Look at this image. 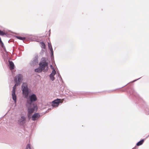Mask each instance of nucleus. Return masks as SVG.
Instances as JSON below:
<instances>
[{
    "mask_svg": "<svg viewBox=\"0 0 149 149\" xmlns=\"http://www.w3.org/2000/svg\"><path fill=\"white\" fill-rule=\"evenodd\" d=\"M22 77L23 76L22 75L19 74L16 76L14 79V81L16 84L13 87L12 95L13 99L15 103L16 102L17 99L16 96L15 94L16 86L19 85L21 84Z\"/></svg>",
    "mask_w": 149,
    "mask_h": 149,
    "instance_id": "obj_1",
    "label": "nucleus"
},
{
    "mask_svg": "<svg viewBox=\"0 0 149 149\" xmlns=\"http://www.w3.org/2000/svg\"><path fill=\"white\" fill-rule=\"evenodd\" d=\"M37 100V97L35 94H33L31 95L27 100V106H28L29 105H31L34 104L33 103V102L36 101Z\"/></svg>",
    "mask_w": 149,
    "mask_h": 149,
    "instance_id": "obj_2",
    "label": "nucleus"
},
{
    "mask_svg": "<svg viewBox=\"0 0 149 149\" xmlns=\"http://www.w3.org/2000/svg\"><path fill=\"white\" fill-rule=\"evenodd\" d=\"M28 117H29L30 115L34 112L35 111H37V107L36 105L34 104H33L31 105H28Z\"/></svg>",
    "mask_w": 149,
    "mask_h": 149,
    "instance_id": "obj_3",
    "label": "nucleus"
},
{
    "mask_svg": "<svg viewBox=\"0 0 149 149\" xmlns=\"http://www.w3.org/2000/svg\"><path fill=\"white\" fill-rule=\"evenodd\" d=\"M23 93L25 97H27L29 94V91L26 83H23L22 86Z\"/></svg>",
    "mask_w": 149,
    "mask_h": 149,
    "instance_id": "obj_4",
    "label": "nucleus"
},
{
    "mask_svg": "<svg viewBox=\"0 0 149 149\" xmlns=\"http://www.w3.org/2000/svg\"><path fill=\"white\" fill-rule=\"evenodd\" d=\"M40 67L41 68L43 72L47 71L48 68V63L46 61L42 62L39 63Z\"/></svg>",
    "mask_w": 149,
    "mask_h": 149,
    "instance_id": "obj_5",
    "label": "nucleus"
},
{
    "mask_svg": "<svg viewBox=\"0 0 149 149\" xmlns=\"http://www.w3.org/2000/svg\"><path fill=\"white\" fill-rule=\"evenodd\" d=\"M60 99H59L55 100L52 102V106L54 107H58L60 102Z\"/></svg>",
    "mask_w": 149,
    "mask_h": 149,
    "instance_id": "obj_6",
    "label": "nucleus"
},
{
    "mask_svg": "<svg viewBox=\"0 0 149 149\" xmlns=\"http://www.w3.org/2000/svg\"><path fill=\"white\" fill-rule=\"evenodd\" d=\"M40 117V115L38 113H35L32 116V120L33 121H35L38 119Z\"/></svg>",
    "mask_w": 149,
    "mask_h": 149,
    "instance_id": "obj_7",
    "label": "nucleus"
},
{
    "mask_svg": "<svg viewBox=\"0 0 149 149\" xmlns=\"http://www.w3.org/2000/svg\"><path fill=\"white\" fill-rule=\"evenodd\" d=\"M56 72L54 69L53 70L52 73L50 75V77L52 81H53L54 79L55 78L54 77V75L56 74Z\"/></svg>",
    "mask_w": 149,
    "mask_h": 149,
    "instance_id": "obj_8",
    "label": "nucleus"
},
{
    "mask_svg": "<svg viewBox=\"0 0 149 149\" xmlns=\"http://www.w3.org/2000/svg\"><path fill=\"white\" fill-rule=\"evenodd\" d=\"M25 118L24 116H22L19 120V122L21 125H23L25 123Z\"/></svg>",
    "mask_w": 149,
    "mask_h": 149,
    "instance_id": "obj_9",
    "label": "nucleus"
},
{
    "mask_svg": "<svg viewBox=\"0 0 149 149\" xmlns=\"http://www.w3.org/2000/svg\"><path fill=\"white\" fill-rule=\"evenodd\" d=\"M8 62L9 64V68L10 70H12L14 69V65L13 62L10 61H9Z\"/></svg>",
    "mask_w": 149,
    "mask_h": 149,
    "instance_id": "obj_10",
    "label": "nucleus"
},
{
    "mask_svg": "<svg viewBox=\"0 0 149 149\" xmlns=\"http://www.w3.org/2000/svg\"><path fill=\"white\" fill-rule=\"evenodd\" d=\"M35 71L36 72L40 73L41 72H42V71H43L42 69L40 67H39V68H36L35 70Z\"/></svg>",
    "mask_w": 149,
    "mask_h": 149,
    "instance_id": "obj_11",
    "label": "nucleus"
},
{
    "mask_svg": "<svg viewBox=\"0 0 149 149\" xmlns=\"http://www.w3.org/2000/svg\"><path fill=\"white\" fill-rule=\"evenodd\" d=\"M48 47L51 52L52 55H53V51L52 48L51 44H48Z\"/></svg>",
    "mask_w": 149,
    "mask_h": 149,
    "instance_id": "obj_12",
    "label": "nucleus"
},
{
    "mask_svg": "<svg viewBox=\"0 0 149 149\" xmlns=\"http://www.w3.org/2000/svg\"><path fill=\"white\" fill-rule=\"evenodd\" d=\"M144 141V140L143 139H142L140 141L137 143L136 145L137 146H139L142 145Z\"/></svg>",
    "mask_w": 149,
    "mask_h": 149,
    "instance_id": "obj_13",
    "label": "nucleus"
},
{
    "mask_svg": "<svg viewBox=\"0 0 149 149\" xmlns=\"http://www.w3.org/2000/svg\"><path fill=\"white\" fill-rule=\"evenodd\" d=\"M40 44L41 45V47L42 48L45 49V45L43 42H40Z\"/></svg>",
    "mask_w": 149,
    "mask_h": 149,
    "instance_id": "obj_14",
    "label": "nucleus"
},
{
    "mask_svg": "<svg viewBox=\"0 0 149 149\" xmlns=\"http://www.w3.org/2000/svg\"><path fill=\"white\" fill-rule=\"evenodd\" d=\"M17 38L18 39L22 40H25L26 39L25 37H22L21 36H17Z\"/></svg>",
    "mask_w": 149,
    "mask_h": 149,
    "instance_id": "obj_15",
    "label": "nucleus"
},
{
    "mask_svg": "<svg viewBox=\"0 0 149 149\" xmlns=\"http://www.w3.org/2000/svg\"><path fill=\"white\" fill-rule=\"evenodd\" d=\"M6 33H5L3 32V31H1L0 32V35L1 36H3L4 35H5Z\"/></svg>",
    "mask_w": 149,
    "mask_h": 149,
    "instance_id": "obj_16",
    "label": "nucleus"
},
{
    "mask_svg": "<svg viewBox=\"0 0 149 149\" xmlns=\"http://www.w3.org/2000/svg\"><path fill=\"white\" fill-rule=\"evenodd\" d=\"M26 149H31L30 146L29 144H27L26 145Z\"/></svg>",
    "mask_w": 149,
    "mask_h": 149,
    "instance_id": "obj_17",
    "label": "nucleus"
},
{
    "mask_svg": "<svg viewBox=\"0 0 149 149\" xmlns=\"http://www.w3.org/2000/svg\"><path fill=\"white\" fill-rule=\"evenodd\" d=\"M0 44H1V46H2V45H3V42H2V41L1 40V38L0 37Z\"/></svg>",
    "mask_w": 149,
    "mask_h": 149,
    "instance_id": "obj_18",
    "label": "nucleus"
},
{
    "mask_svg": "<svg viewBox=\"0 0 149 149\" xmlns=\"http://www.w3.org/2000/svg\"><path fill=\"white\" fill-rule=\"evenodd\" d=\"M50 67H51V68L52 69H53V70H54V68H53V67H52V65H50Z\"/></svg>",
    "mask_w": 149,
    "mask_h": 149,
    "instance_id": "obj_19",
    "label": "nucleus"
}]
</instances>
